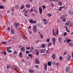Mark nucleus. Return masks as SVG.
Listing matches in <instances>:
<instances>
[{
  "label": "nucleus",
  "instance_id": "obj_44",
  "mask_svg": "<svg viewBox=\"0 0 73 73\" xmlns=\"http://www.w3.org/2000/svg\"><path fill=\"white\" fill-rule=\"evenodd\" d=\"M36 54L37 56H38V55H39V52L38 51H37L36 52Z\"/></svg>",
  "mask_w": 73,
  "mask_h": 73
},
{
  "label": "nucleus",
  "instance_id": "obj_17",
  "mask_svg": "<svg viewBox=\"0 0 73 73\" xmlns=\"http://www.w3.org/2000/svg\"><path fill=\"white\" fill-rule=\"evenodd\" d=\"M33 50V47L32 46L30 50V52H32Z\"/></svg>",
  "mask_w": 73,
  "mask_h": 73
},
{
  "label": "nucleus",
  "instance_id": "obj_36",
  "mask_svg": "<svg viewBox=\"0 0 73 73\" xmlns=\"http://www.w3.org/2000/svg\"><path fill=\"white\" fill-rule=\"evenodd\" d=\"M10 66H10V65H8L7 66V69H9V68H10Z\"/></svg>",
  "mask_w": 73,
  "mask_h": 73
},
{
  "label": "nucleus",
  "instance_id": "obj_23",
  "mask_svg": "<svg viewBox=\"0 0 73 73\" xmlns=\"http://www.w3.org/2000/svg\"><path fill=\"white\" fill-rule=\"evenodd\" d=\"M28 56L29 57H31V58H32L33 57V55L32 54H29L28 55Z\"/></svg>",
  "mask_w": 73,
  "mask_h": 73
},
{
  "label": "nucleus",
  "instance_id": "obj_11",
  "mask_svg": "<svg viewBox=\"0 0 73 73\" xmlns=\"http://www.w3.org/2000/svg\"><path fill=\"white\" fill-rule=\"evenodd\" d=\"M21 51H22V52H25V47H21Z\"/></svg>",
  "mask_w": 73,
  "mask_h": 73
},
{
  "label": "nucleus",
  "instance_id": "obj_52",
  "mask_svg": "<svg viewBox=\"0 0 73 73\" xmlns=\"http://www.w3.org/2000/svg\"><path fill=\"white\" fill-rule=\"evenodd\" d=\"M50 45H52V43L51 42H49L48 43V46H50Z\"/></svg>",
  "mask_w": 73,
  "mask_h": 73
},
{
  "label": "nucleus",
  "instance_id": "obj_54",
  "mask_svg": "<svg viewBox=\"0 0 73 73\" xmlns=\"http://www.w3.org/2000/svg\"><path fill=\"white\" fill-rule=\"evenodd\" d=\"M34 0H29V3H32V1H33Z\"/></svg>",
  "mask_w": 73,
  "mask_h": 73
},
{
  "label": "nucleus",
  "instance_id": "obj_26",
  "mask_svg": "<svg viewBox=\"0 0 73 73\" xmlns=\"http://www.w3.org/2000/svg\"><path fill=\"white\" fill-rule=\"evenodd\" d=\"M51 64H52V62H48V66H51Z\"/></svg>",
  "mask_w": 73,
  "mask_h": 73
},
{
  "label": "nucleus",
  "instance_id": "obj_32",
  "mask_svg": "<svg viewBox=\"0 0 73 73\" xmlns=\"http://www.w3.org/2000/svg\"><path fill=\"white\" fill-rule=\"evenodd\" d=\"M0 9H4V7L3 6H0Z\"/></svg>",
  "mask_w": 73,
  "mask_h": 73
},
{
  "label": "nucleus",
  "instance_id": "obj_6",
  "mask_svg": "<svg viewBox=\"0 0 73 73\" xmlns=\"http://www.w3.org/2000/svg\"><path fill=\"white\" fill-rule=\"evenodd\" d=\"M39 13H40V14L41 15L42 12V9L41 7H40L39 8Z\"/></svg>",
  "mask_w": 73,
  "mask_h": 73
},
{
  "label": "nucleus",
  "instance_id": "obj_39",
  "mask_svg": "<svg viewBox=\"0 0 73 73\" xmlns=\"http://www.w3.org/2000/svg\"><path fill=\"white\" fill-rule=\"evenodd\" d=\"M45 44H44L42 45V47L43 48H45Z\"/></svg>",
  "mask_w": 73,
  "mask_h": 73
},
{
  "label": "nucleus",
  "instance_id": "obj_12",
  "mask_svg": "<svg viewBox=\"0 0 73 73\" xmlns=\"http://www.w3.org/2000/svg\"><path fill=\"white\" fill-rule=\"evenodd\" d=\"M56 55L55 54H53L51 56V57L53 59V60H55L56 58Z\"/></svg>",
  "mask_w": 73,
  "mask_h": 73
},
{
  "label": "nucleus",
  "instance_id": "obj_59",
  "mask_svg": "<svg viewBox=\"0 0 73 73\" xmlns=\"http://www.w3.org/2000/svg\"><path fill=\"white\" fill-rule=\"evenodd\" d=\"M25 15V16H26V17H29V16L28 15H27V14H26V13H25L24 14Z\"/></svg>",
  "mask_w": 73,
  "mask_h": 73
},
{
  "label": "nucleus",
  "instance_id": "obj_37",
  "mask_svg": "<svg viewBox=\"0 0 73 73\" xmlns=\"http://www.w3.org/2000/svg\"><path fill=\"white\" fill-rule=\"evenodd\" d=\"M47 16H48V17H50V16H52V14H48Z\"/></svg>",
  "mask_w": 73,
  "mask_h": 73
},
{
  "label": "nucleus",
  "instance_id": "obj_46",
  "mask_svg": "<svg viewBox=\"0 0 73 73\" xmlns=\"http://www.w3.org/2000/svg\"><path fill=\"white\" fill-rule=\"evenodd\" d=\"M38 28H41V25L39 24L38 25Z\"/></svg>",
  "mask_w": 73,
  "mask_h": 73
},
{
  "label": "nucleus",
  "instance_id": "obj_25",
  "mask_svg": "<svg viewBox=\"0 0 73 73\" xmlns=\"http://www.w3.org/2000/svg\"><path fill=\"white\" fill-rule=\"evenodd\" d=\"M24 8H25V7L23 5H22L20 7V9H24Z\"/></svg>",
  "mask_w": 73,
  "mask_h": 73
},
{
  "label": "nucleus",
  "instance_id": "obj_1",
  "mask_svg": "<svg viewBox=\"0 0 73 73\" xmlns=\"http://www.w3.org/2000/svg\"><path fill=\"white\" fill-rule=\"evenodd\" d=\"M65 17H66V15H63L60 18L61 19H62L63 22H65L66 21V19L65 18Z\"/></svg>",
  "mask_w": 73,
  "mask_h": 73
},
{
  "label": "nucleus",
  "instance_id": "obj_64",
  "mask_svg": "<svg viewBox=\"0 0 73 73\" xmlns=\"http://www.w3.org/2000/svg\"><path fill=\"white\" fill-rule=\"evenodd\" d=\"M64 28H66V29H68V27H67L66 26H64Z\"/></svg>",
  "mask_w": 73,
  "mask_h": 73
},
{
  "label": "nucleus",
  "instance_id": "obj_18",
  "mask_svg": "<svg viewBox=\"0 0 73 73\" xmlns=\"http://www.w3.org/2000/svg\"><path fill=\"white\" fill-rule=\"evenodd\" d=\"M58 41L60 43H61V42H62V40L61 37H60L58 38Z\"/></svg>",
  "mask_w": 73,
  "mask_h": 73
},
{
  "label": "nucleus",
  "instance_id": "obj_38",
  "mask_svg": "<svg viewBox=\"0 0 73 73\" xmlns=\"http://www.w3.org/2000/svg\"><path fill=\"white\" fill-rule=\"evenodd\" d=\"M42 8L43 9H45L46 8V6L45 5H43L42 6Z\"/></svg>",
  "mask_w": 73,
  "mask_h": 73
},
{
  "label": "nucleus",
  "instance_id": "obj_20",
  "mask_svg": "<svg viewBox=\"0 0 73 73\" xmlns=\"http://www.w3.org/2000/svg\"><path fill=\"white\" fill-rule=\"evenodd\" d=\"M1 44H3V45H6L7 44V42L5 41H4L1 42Z\"/></svg>",
  "mask_w": 73,
  "mask_h": 73
},
{
  "label": "nucleus",
  "instance_id": "obj_27",
  "mask_svg": "<svg viewBox=\"0 0 73 73\" xmlns=\"http://www.w3.org/2000/svg\"><path fill=\"white\" fill-rule=\"evenodd\" d=\"M59 59L60 61H62V59H63V57L62 56H60Z\"/></svg>",
  "mask_w": 73,
  "mask_h": 73
},
{
  "label": "nucleus",
  "instance_id": "obj_19",
  "mask_svg": "<svg viewBox=\"0 0 73 73\" xmlns=\"http://www.w3.org/2000/svg\"><path fill=\"white\" fill-rule=\"evenodd\" d=\"M44 65V70H47V64H45Z\"/></svg>",
  "mask_w": 73,
  "mask_h": 73
},
{
  "label": "nucleus",
  "instance_id": "obj_24",
  "mask_svg": "<svg viewBox=\"0 0 73 73\" xmlns=\"http://www.w3.org/2000/svg\"><path fill=\"white\" fill-rule=\"evenodd\" d=\"M26 8H29L30 7V5L29 4H27L26 5Z\"/></svg>",
  "mask_w": 73,
  "mask_h": 73
},
{
  "label": "nucleus",
  "instance_id": "obj_14",
  "mask_svg": "<svg viewBox=\"0 0 73 73\" xmlns=\"http://www.w3.org/2000/svg\"><path fill=\"white\" fill-rule=\"evenodd\" d=\"M70 70V68L69 67H67L65 70L66 72H68Z\"/></svg>",
  "mask_w": 73,
  "mask_h": 73
},
{
  "label": "nucleus",
  "instance_id": "obj_33",
  "mask_svg": "<svg viewBox=\"0 0 73 73\" xmlns=\"http://www.w3.org/2000/svg\"><path fill=\"white\" fill-rule=\"evenodd\" d=\"M35 68H36V69H37V68H39V66H38V65H36L35 66Z\"/></svg>",
  "mask_w": 73,
  "mask_h": 73
},
{
  "label": "nucleus",
  "instance_id": "obj_55",
  "mask_svg": "<svg viewBox=\"0 0 73 73\" xmlns=\"http://www.w3.org/2000/svg\"><path fill=\"white\" fill-rule=\"evenodd\" d=\"M3 53L4 54H5V55H6V54H7V53L6 52H5V51H3Z\"/></svg>",
  "mask_w": 73,
  "mask_h": 73
},
{
  "label": "nucleus",
  "instance_id": "obj_42",
  "mask_svg": "<svg viewBox=\"0 0 73 73\" xmlns=\"http://www.w3.org/2000/svg\"><path fill=\"white\" fill-rule=\"evenodd\" d=\"M46 41L48 42H49L50 41V39L48 38V39L46 40Z\"/></svg>",
  "mask_w": 73,
  "mask_h": 73
},
{
  "label": "nucleus",
  "instance_id": "obj_29",
  "mask_svg": "<svg viewBox=\"0 0 73 73\" xmlns=\"http://www.w3.org/2000/svg\"><path fill=\"white\" fill-rule=\"evenodd\" d=\"M69 46H73V43L72 42H70L69 43Z\"/></svg>",
  "mask_w": 73,
  "mask_h": 73
},
{
  "label": "nucleus",
  "instance_id": "obj_13",
  "mask_svg": "<svg viewBox=\"0 0 73 73\" xmlns=\"http://www.w3.org/2000/svg\"><path fill=\"white\" fill-rule=\"evenodd\" d=\"M70 22L69 21H68V22H67L66 23H65V25L66 26H68L69 25H70Z\"/></svg>",
  "mask_w": 73,
  "mask_h": 73
},
{
  "label": "nucleus",
  "instance_id": "obj_7",
  "mask_svg": "<svg viewBox=\"0 0 73 73\" xmlns=\"http://www.w3.org/2000/svg\"><path fill=\"white\" fill-rule=\"evenodd\" d=\"M58 5L60 6H62V2H61V0L58 1Z\"/></svg>",
  "mask_w": 73,
  "mask_h": 73
},
{
  "label": "nucleus",
  "instance_id": "obj_16",
  "mask_svg": "<svg viewBox=\"0 0 73 73\" xmlns=\"http://www.w3.org/2000/svg\"><path fill=\"white\" fill-rule=\"evenodd\" d=\"M11 32L13 35H14V34H15V31H14V30L13 29H11Z\"/></svg>",
  "mask_w": 73,
  "mask_h": 73
},
{
  "label": "nucleus",
  "instance_id": "obj_60",
  "mask_svg": "<svg viewBox=\"0 0 73 73\" xmlns=\"http://www.w3.org/2000/svg\"><path fill=\"white\" fill-rule=\"evenodd\" d=\"M19 57H22L23 56H22V54H19Z\"/></svg>",
  "mask_w": 73,
  "mask_h": 73
},
{
  "label": "nucleus",
  "instance_id": "obj_41",
  "mask_svg": "<svg viewBox=\"0 0 73 73\" xmlns=\"http://www.w3.org/2000/svg\"><path fill=\"white\" fill-rule=\"evenodd\" d=\"M67 34H68V33H67L66 32H65L64 33V36H66V35H67Z\"/></svg>",
  "mask_w": 73,
  "mask_h": 73
},
{
  "label": "nucleus",
  "instance_id": "obj_30",
  "mask_svg": "<svg viewBox=\"0 0 73 73\" xmlns=\"http://www.w3.org/2000/svg\"><path fill=\"white\" fill-rule=\"evenodd\" d=\"M40 36L41 38H44V36H43L42 34H40Z\"/></svg>",
  "mask_w": 73,
  "mask_h": 73
},
{
  "label": "nucleus",
  "instance_id": "obj_43",
  "mask_svg": "<svg viewBox=\"0 0 73 73\" xmlns=\"http://www.w3.org/2000/svg\"><path fill=\"white\" fill-rule=\"evenodd\" d=\"M52 62V65H56V62H55L54 61H53Z\"/></svg>",
  "mask_w": 73,
  "mask_h": 73
},
{
  "label": "nucleus",
  "instance_id": "obj_48",
  "mask_svg": "<svg viewBox=\"0 0 73 73\" xmlns=\"http://www.w3.org/2000/svg\"><path fill=\"white\" fill-rule=\"evenodd\" d=\"M51 7H54V4H53L52 3H51Z\"/></svg>",
  "mask_w": 73,
  "mask_h": 73
},
{
  "label": "nucleus",
  "instance_id": "obj_15",
  "mask_svg": "<svg viewBox=\"0 0 73 73\" xmlns=\"http://www.w3.org/2000/svg\"><path fill=\"white\" fill-rule=\"evenodd\" d=\"M29 71L30 73H33V72H34V70L32 69H29Z\"/></svg>",
  "mask_w": 73,
  "mask_h": 73
},
{
  "label": "nucleus",
  "instance_id": "obj_4",
  "mask_svg": "<svg viewBox=\"0 0 73 73\" xmlns=\"http://www.w3.org/2000/svg\"><path fill=\"white\" fill-rule=\"evenodd\" d=\"M30 23H31V24H35V23H37V21H33V19H30L29 21Z\"/></svg>",
  "mask_w": 73,
  "mask_h": 73
},
{
  "label": "nucleus",
  "instance_id": "obj_51",
  "mask_svg": "<svg viewBox=\"0 0 73 73\" xmlns=\"http://www.w3.org/2000/svg\"><path fill=\"white\" fill-rule=\"evenodd\" d=\"M49 53V50H48L46 52V53L47 54H48V53Z\"/></svg>",
  "mask_w": 73,
  "mask_h": 73
},
{
  "label": "nucleus",
  "instance_id": "obj_35",
  "mask_svg": "<svg viewBox=\"0 0 73 73\" xmlns=\"http://www.w3.org/2000/svg\"><path fill=\"white\" fill-rule=\"evenodd\" d=\"M56 34L57 35H58V29H57V31Z\"/></svg>",
  "mask_w": 73,
  "mask_h": 73
},
{
  "label": "nucleus",
  "instance_id": "obj_61",
  "mask_svg": "<svg viewBox=\"0 0 73 73\" xmlns=\"http://www.w3.org/2000/svg\"><path fill=\"white\" fill-rule=\"evenodd\" d=\"M15 9H17L18 8V6L17 5H16L15 7Z\"/></svg>",
  "mask_w": 73,
  "mask_h": 73
},
{
  "label": "nucleus",
  "instance_id": "obj_47",
  "mask_svg": "<svg viewBox=\"0 0 73 73\" xmlns=\"http://www.w3.org/2000/svg\"><path fill=\"white\" fill-rule=\"evenodd\" d=\"M29 34H32V31H29Z\"/></svg>",
  "mask_w": 73,
  "mask_h": 73
},
{
  "label": "nucleus",
  "instance_id": "obj_53",
  "mask_svg": "<svg viewBox=\"0 0 73 73\" xmlns=\"http://www.w3.org/2000/svg\"><path fill=\"white\" fill-rule=\"evenodd\" d=\"M30 52L29 51L27 50L26 51V53L27 54L29 53Z\"/></svg>",
  "mask_w": 73,
  "mask_h": 73
},
{
  "label": "nucleus",
  "instance_id": "obj_49",
  "mask_svg": "<svg viewBox=\"0 0 73 73\" xmlns=\"http://www.w3.org/2000/svg\"><path fill=\"white\" fill-rule=\"evenodd\" d=\"M52 34L54 36H56V33L55 32L53 33Z\"/></svg>",
  "mask_w": 73,
  "mask_h": 73
},
{
  "label": "nucleus",
  "instance_id": "obj_3",
  "mask_svg": "<svg viewBox=\"0 0 73 73\" xmlns=\"http://www.w3.org/2000/svg\"><path fill=\"white\" fill-rule=\"evenodd\" d=\"M35 63L36 64H40V61H39V59L37 58H36L35 59Z\"/></svg>",
  "mask_w": 73,
  "mask_h": 73
},
{
  "label": "nucleus",
  "instance_id": "obj_40",
  "mask_svg": "<svg viewBox=\"0 0 73 73\" xmlns=\"http://www.w3.org/2000/svg\"><path fill=\"white\" fill-rule=\"evenodd\" d=\"M71 41V39H68L67 41V43L68 44V42H69V41Z\"/></svg>",
  "mask_w": 73,
  "mask_h": 73
},
{
  "label": "nucleus",
  "instance_id": "obj_10",
  "mask_svg": "<svg viewBox=\"0 0 73 73\" xmlns=\"http://www.w3.org/2000/svg\"><path fill=\"white\" fill-rule=\"evenodd\" d=\"M37 28V26L36 25H35L34 26L33 28V30L35 32H37V30L36 29Z\"/></svg>",
  "mask_w": 73,
  "mask_h": 73
},
{
  "label": "nucleus",
  "instance_id": "obj_63",
  "mask_svg": "<svg viewBox=\"0 0 73 73\" xmlns=\"http://www.w3.org/2000/svg\"><path fill=\"white\" fill-rule=\"evenodd\" d=\"M43 56H45L46 57V54H43Z\"/></svg>",
  "mask_w": 73,
  "mask_h": 73
},
{
  "label": "nucleus",
  "instance_id": "obj_62",
  "mask_svg": "<svg viewBox=\"0 0 73 73\" xmlns=\"http://www.w3.org/2000/svg\"><path fill=\"white\" fill-rule=\"evenodd\" d=\"M66 32H68V33H69V30L67 29L66 30Z\"/></svg>",
  "mask_w": 73,
  "mask_h": 73
},
{
  "label": "nucleus",
  "instance_id": "obj_56",
  "mask_svg": "<svg viewBox=\"0 0 73 73\" xmlns=\"http://www.w3.org/2000/svg\"><path fill=\"white\" fill-rule=\"evenodd\" d=\"M58 0H53V1L54 2H57V1H58Z\"/></svg>",
  "mask_w": 73,
  "mask_h": 73
},
{
  "label": "nucleus",
  "instance_id": "obj_50",
  "mask_svg": "<svg viewBox=\"0 0 73 73\" xmlns=\"http://www.w3.org/2000/svg\"><path fill=\"white\" fill-rule=\"evenodd\" d=\"M26 10L25 9H24L23 10V12L24 13H25V12L26 11Z\"/></svg>",
  "mask_w": 73,
  "mask_h": 73
},
{
  "label": "nucleus",
  "instance_id": "obj_58",
  "mask_svg": "<svg viewBox=\"0 0 73 73\" xmlns=\"http://www.w3.org/2000/svg\"><path fill=\"white\" fill-rule=\"evenodd\" d=\"M26 49H27V50H29V49H30V47H27Z\"/></svg>",
  "mask_w": 73,
  "mask_h": 73
},
{
  "label": "nucleus",
  "instance_id": "obj_45",
  "mask_svg": "<svg viewBox=\"0 0 73 73\" xmlns=\"http://www.w3.org/2000/svg\"><path fill=\"white\" fill-rule=\"evenodd\" d=\"M7 30L8 31H11V28L9 27H8L7 28Z\"/></svg>",
  "mask_w": 73,
  "mask_h": 73
},
{
  "label": "nucleus",
  "instance_id": "obj_8",
  "mask_svg": "<svg viewBox=\"0 0 73 73\" xmlns=\"http://www.w3.org/2000/svg\"><path fill=\"white\" fill-rule=\"evenodd\" d=\"M68 13L69 14V15H73V11H71L70 10H69L68 11Z\"/></svg>",
  "mask_w": 73,
  "mask_h": 73
},
{
  "label": "nucleus",
  "instance_id": "obj_2",
  "mask_svg": "<svg viewBox=\"0 0 73 73\" xmlns=\"http://www.w3.org/2000/svg\"><path fill=\"white\" fill-rule=\"evenodd\" d=\"M20 25V24L19 22H17L15 23L14 24V26L15 28H17V27H19Z\"/></svg>",
  "mask_w": 73,
  "mask_h": 73
},
{
  "label": "nucleus",
  "instance_id": "obj_28",
  "mask_svg": "<svg viewBox=\"0 0 73 73\" xmlns=\"http://www.w3.org/2000/svg\"><path fill=\"white\" fill-rule=\"evenodd\" d=\"M12 48L11 46H9L7 47V50H10V49H11Z\"/></svg>",
  "mask_w": 73,
  "mask_h": 73
},
{
  "label": "nucleus",
  "instance_id": "obj_34",
  "mask_svg": "<svg viewBox=\"0 0 73 73\" xmlns=\"http://www.w3.org/2000/svg\"><path fill=\"white\" fill-rule=\"evenodd\" d=\"M42 21L44 22L47 21V20H46V19H43L42 20Z\"/></svg>",
  "mask_w": 73,
  "mask_h": 73
},
{
  "label": "nucleus",
  "instance_id": "obj_21",
  "mask_svg": "<svg viewBox=\"0 0 73 73\" xmlns=\"http://www.w3.org/2000/svg\"><path fill=\"white\" fill-rule=\"evenodd\" d=\"M71 59V57H70V56H69L67 58L66 60L67 61H69V60H70Z\"/></svg>",
  "mask_w": 73,
  "mask_h": 73
},
{
  "label": "nucleus",
  "instance_id": "obj_22",
  "mask_svg": "<svg viewBox=\"0 0 73 73\" xmlns=\"http://www.w3.org/2000/svg\"><path fill=\"white\" fill-rule=\"evenodd\" d=\"M64 8V7H60V9H58V11H61V9H62V8Z\"/></svg>",
  "mask_w": 73,
  "mask_h": 73
},
{
  "label": "nucleus",
  "instance_id": "obj_9",
  "mask_svg": "<svg viewBox=\"0 0 73 73\" xmlns=\"http://www.w3.org/2000/svg\"><path fill=\"white\" fill-rule=\"evenodd\" d=\"M52 40L53 42V43L54 45H55V44H56V38L54 37L52 39Z\"/></svg>",
  "mask_w": 73,
  "mask_h": 73
},
{
  "label": "nucleus",
  "instance_id": "obj_57",
  "mask_svg": "<svg viewBox=\"0 0 73 73\" xmlns=\"http://www.w3.org/2000/svg\"><path fill=\"white\" fill-rule=\"evenodd\" d=\"M44 23L45 25L47 24V23H48V21H46V22H44Z\"/></svg>",
  "mask_w": 73,
  "mask_h": 73
},
{
  "label": "nucleus",
  "instance_id": "obj_31",
  "mask_svg": "<svg viewBox=\"0 0 73 73\" xmlns=\"http://www.w3.org/2000/svg\"><path fill=\"white\" fill-rule=\"evenodd\" d=\"M8 53H11L12 52V50H7Z\"/></svg>",
  "mask_w": 73,
  "mask_h": 73
},
{
  "label": "nucleus",
  "instance_id": "obj_5",
  "mask_svg": "<svg viewBox=\"0 0 73 73\" xmlns=\"http://www.w3.org/2000/svg\"><path fill=\"white\" fill-rule=\"evenodd\" d=\"M45 51H46V49H42L40 50L39 51V52H40L41 53H45Z\"/></svg>",
  "mask_w": 73,
  "mask_h": 73
}]
</instances>
